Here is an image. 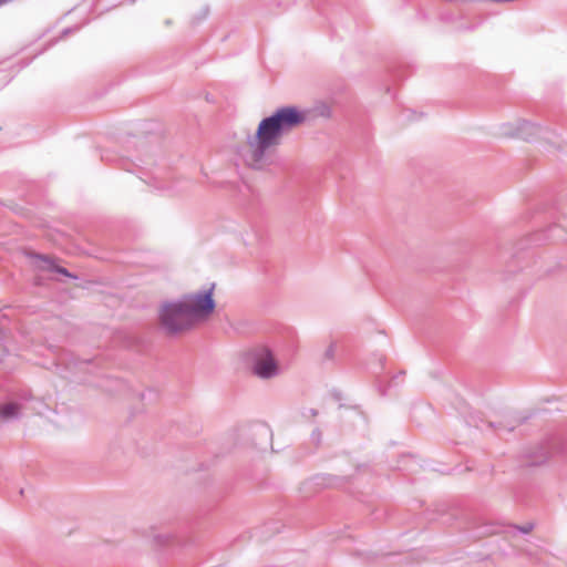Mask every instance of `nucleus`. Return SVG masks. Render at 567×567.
Wrapping results in <instances>:
<instances>
[{"label":"nucleus","instance_id":"obj_9","mask_svg":"<svg viewBox=\"0 0 567 567\" xmlns=\"http://www.w3.org/2000/svg\"><path fill=\"white\" fill-rule=\"evenodd\" d=\"M334 351H336V344L334 343H331L328 349L326 350L324 352V357L327 359H332L333 355H334Z\"/></svg>","mask_w":567,"mask_h":567},{"label":"nucleus","instance_id":"obj_2","mask_svg":"<svg viewBox=\"0 0 567 567\" xmlns=\"http://www.w3.org/2000/svg\"><path fill=\"white\" fill-rule=\"evenodd\" d=\"M159 320L167 334L183 332L194 324V319L178 301L164 303L159 312Z\"/></svg>","mask_w":567,"mask_h":567},{"label":"nucleus","instance_id":"obj_1","mask_svg":"<svg viewBox=\"0 0 567 567\" xmlns=\"http://www.w3.org/2000/svg\"><path fill=\"white\" fill-rule=\"evenodd\" d=\"M307 115L297 106H282L264 117L254 135L247 137L244 159L252 168L261 169L269 162L272 152L281 144L285 135L306 122Z\"/></svg>","mask_w":567,"mask_h":567},{"label":"nucleus","instance_id":"obj_10","mask_svg":"<svg viewBox=\"0 0 567 567\" xmlns=\"http://www.w3.org/2000/svg\"><path fill=\"white\" fill-rule=\"evenodd\" d=\"M14 0H0V8L8 4V3H11L13 2Z\"/></svg>","mask_w":567,"mask_h":567},{"label":"nucleus","instance_id":"obj_7","mask_svg":"<svg viewBox=\"0 0 567 567\" xmlns=\"http://www.w3.org/2000/svg\"><path fill=\"white\" fill-rule=\"evenodd\" d=\"M21 415V405L17 402L0 404V421L10 422L18 420Z\"/></svg>","mask_w":567,"mask_h":567},{"label":"nucleus","instance_id":"obj_3","mask_svg":"<svg viewBox=\"0 0 567 567\" xmlns=\"http://www.w3.org/2000/svg\"><path fill=\"white\" fill-rule=\"evenodd\" d=\"M214 289L215 284H212L208 289L185 295L178 302L183 305L184 309L193 319L207 317L216 307L215 300L213 299Z\"/></svg>","mask_w":567,"mask_h":567},{"label":"nucleus","instance_id":"obj_12","mask_svg":"<svg viewBox=\"0 0 567 567\" xmlns=\"http://www.w3.org/2000/svg\"><path fill=\"white\" fill-rule=\"evenodd\" d=\"M262 431L265 432V434H266V435H268V434H269L268 429H262Z\"/></svg>","mask_w":567,"mask_h":567},{"label":"nucleus","instance_id":"obj_11","mask_svg":"<svg viewBox=\"0 0 567 567\" xmlns=\"http://www.w3.org/2000/svg\"><path fill=\"white\" fill-rule=\"evenodd\" d=\"M514 427H515V426H514V425H512V426L506 427V430H507L508 432H511V431H513V430H514Z\"/></svg>","mask_w":567,"mask_h":567},{"label":"nucleus","instance_id":"obj_13","mask_svg":"<svg viewBox=\"0 0 567 567\" xmlns=\"http://www.w3.org/2000/svg\"><path fill=\"white\" fill-rule=\"evenodd\" d=\"M311 414L312 415H317V411L316 410H311Z\"/></svg>","mask_w":567,"mask_h":567},{"label":"nucleus","instance_id":"obj_5","mask_svg":"<svg viewBox=\"0 0 567 567\" xmlns=\"http://www.w3.org/2000/svg\"><path fill=\"white\" fill-rule=\"evenodd\" d=\"M542 131L543 130L539 125L523 120L517 123L514 131L511 130V125H505L503 134L512 137H518L525 141H530L535 136L539 135Z\"/></svg>","mask_w":567,"mask_h":567},{"label":"nucleus","instance_id":"obj_14","mask_svg":"<svg viewBox=\"0 0 567 567\" xmlns=\"http://www.w3.org/2000/svg\"><path fill=\"white\" fill-rule=\"evenodd\" d=\"M488 426L494 427L495 425H494V423L489 422Z\"/></svg>","mask_w":567,"mask_h":567},{"label":"nucleus","instance_id":"obj_4","mask_svg":"<svg viewBox=\"0 0 567 567\" xmlns=\"http://www.w3.org/2000/svg\"><path fill=\"white\" fill-rule=\"evenodd\" d=\"M252 372L260 379H271L280 373V367L271 352L266 347H259L251 352Z\"/></svg>","mask_w":567,"mask_h":567},{"label":"nucleus","instance_id":"obj_8","mask_svg":"<svg viewBox=\"0 0 567 567\" xmlns=\"http://www.w3.org/2000/svg\"><path fill=\"white\" fill-rule=\"evenodd\" d=\"M514 528H516L517 530H519L523 534H528V533H530L534 529V524L533 523H526V524H524L522 526H514Z\"/></svg>","mask_w":567,"mask_h":567},{"label":"nucleus","instance_id":"obj_6","mask_svg":"<svg viewBox=\"0 0 567 567\" xmlns=\"http://www.w3.org/2000/svg\"><path fill=\"white\" fill-rule=\"evenodd\" d=\"M34 265L40 270H47L51 272H58L63 276L70 277V278H76L75 276L71 275L68 269L60 267L53 262L49 257L42 256V255H34Z\"/></svg>","mask_w":567,"mask_h":567}]
</instances>
